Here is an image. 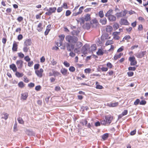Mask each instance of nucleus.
<instances>
[{
    "mask_svg": "<svg viewBox=\"0 0 148 148\" xmlns=\"http://www.w3.org/2000/svg\"><path fill=\"white\" fill-rule=\"evenodd\" d=\"M66 40L70 44H75L76 42L78 41L77 38L74 36H70L68 35L65 37Z\"/></svg>",
    "mask_w": 148,
    "mask_h": 148,
    "instance_id": "f257e3e1",
    "label": "nucleus"
},
{
    "mask_svg": "<svg viewBox=\"0 0 148 148\" xmlns=\"http://www.w3.org/2000/svg\"><path fill=\"white\" fill-rule=\"evenodd\" d=\"M56 7H50L49 8H47V7H46L44 9V10L47 11L45 14L46 15L50 16L52 13H55L56 12Z\"/></svg>",
    "mask_w": 148,
    "mask_h": 148,
    "instance_id": "f03ea898",
    "label": "nucleus"
},
{
    "mask_svg": "<svg viewBox=\"0 0 148 148\" xmlns=\"http://www.w3.org/2000/svg\"><path fill=\"white\" fill-rule=\"evenodd\" d=\"M127 13V10H124L123 11H121L119 13H117L116 14V15L118 18L121 17H123L126 16Z\"/></svg>",
    "mask_w": 148,
    "mask_h": 148,
    "instance_id": "7ed1b4c3",
    "label": "nucleus"
},
{
    "mask_svg": "<svg viewBox=\"0 0 148 148\" xmlns=\"http://www.w3.org/2000/svg\"><path fill=\"white\" fill-rule=\"evenodd\" d=\"M129 60L131 62L130 65L131 66H134L137 64V61L134 56L129 57Z\"/></svg>",
    "mask_w": 148,
    "mask_h": 148,
    "instance_id": "20e7f679",
    "label": "nucleus"
},
{
    "mask_svg": "<svg viewBox=\"0 0 148 148\" xmlns=\"http://www.w3.org/2000/svg\"><path fill=\"white\" fill-rule=\"evenodd\" d=\"M43 72V70L41 68L39 70H36L35 71V73L38 77H41L42 76V73Z\"/></svg>",
    "mask_w": 148,
    "mask_h": 148,
    "instance_id": "39448f33",
    "label": "nucleus"
},
{
    "mask_svg": "<svg viewBox=\"0 0 148 148\" xmlns=\"http://www.w3.org/2000/svg\"><path fill=\"white\" fill-rule=\"evenodd\" d=\"M146 53V51H141L135 54V56L138 58H141L144 56Z\"/></svg>",
    "mask_w": 148,
    "mask_h": 148,
    "instance_id": "423d86ee",
    "label": "nucleus"
},
{
    "mask_svg": "<svg viewBox=\"0 0 148 148\" xmlns=\"http://www.w3.org/2000/svg\"><path fill=\"white\" fill-rule=\"evenodd\" d=\"M113 116H112L110 115H108L105 116V119L108 123V125L111 123L113 119Z\"/></svg>",
    "mask_w": 148,
    "mask_h": 148,
    "instance_id": "0eeeda50",
    "label": "nucleus"
},
{
    "mask_svg": "<svg viewBox=\"0 0 148 148\" xmlns=\"http://www.w3.org/2000/svg\"><path fill=\"white\" fill-rule=\"evenodd\" d=\"M23 62L22 60H17L16 64L18 69H21L22 68L23 65Z\"/></svg>",
    "mask_w": 148,
    "mask_h": 148,
    "instance_id": "6e6552de",
    "label": "nucleus"
},
{
    "mask_svg": "<svg viewBox=\"0 0 148 148\" xmlns=\"http://www.w3.org/2000/svg\"><path fill=\"white\" fill-rule=\"evenodd\" d=\"M120 24L121 25H128L130 24L126 19L123 18L121 19Z\"/></svg>",
    "mask_w": 148,
    "mask_h": 148,
    "instance_id": "1a4fd4ad",
    "label": "nucleus"
},
{
    "mask_svg": "<svg viewBox=\"0 0 148 148\" xmlns=\"http://www.w3.org/2000/svg\"><path fill=\"white\" fill-rule=\"evenodd\" d=\"M120 34V32H113V38L116 40H119L120 38V37L118 35Z\"/></svg>",
    "mask_w": 148,
    "mask_h": 148,
    "instance_id": "9d476101",
    "label": "nucleus"
},
{
    "mask_svg": "<svg viewBox=\"0 0 148 148\" xmlns=\"http://www.w3.org/2000/svg\"><path fill=\"white\" fill-rule=\"evenodd\" d=\"M84 7L83 6L81 7L79 9V11L77 12H75L73 13V15L76 16L78 14H81L83 11V10L84 9Z\"/></svg>",
    "mask_w": 148,
    "mask_h": 148,
    "instance_id": "9b49d317",
    "label": "nucleus"
},
{
    "mask_svg": "<svg viewBox=\"0 0 148 148\" xmlns=\"http://www.w3.org/2000/svg\"><path fill=\"white\" fill-rule=\"evenodd\" d=\"M31 39L26 40L24 42V46H30L31 45Z\"/></svg>",
    "mask_w": 148,
    "mask_h": 148,
    "instance_id": "f8f14e48",
    "label": "nucleus"
},
{
    "mask_svg": "<svg viewBox=\"0 0 148 148\" xmlns=\"http://www.w3.org/2000/svg\"><path fill=\"white\" fill-rule=\"evenodd\" d=\"M118 102L115 103H108L107 105V106L110 107H116L118 106Z\"/></svg>",
    "mask_w": 148,
    "mask_h": 148,
    "instance_id": "ddd939ff",
    "label": "nucleus"
},
{
    "mask_svg": "<svg viewBox=\"0 0 148 148\" xmlns=\"http://www.w3.org/2000/svg\"><path fill=\"white\" fill-rule=\"evenodd\" d=\"M108 20L112 22L115 21L116 20V17L113 15H112L108 17Z\"/></svg>",
    "mask_w": 148,
    "mask_h": 148,
    "instance_id": "4468645a",
    "label": "nucleus"
},
{
    "mask_svg": "<svg viewBox=\"0 0 148 148\" xmlns=\"http://www.w3.org/2000/svg\"><path fill=\"white\" fill-rule=\"evenodd\" d=\"M51 26V25H49L47 26L45 32V35H47L48 34V33L50 30Z\"/></svg>",
    "mask_w": 148,
    "mask_h": 148,
    "instance_id": "2eb2a0df",
    "label": "nucleus"
},
{
    "mask_svg": "<svg viewBox=\"0 0 148 148\" xmlns=\"http://www.w3.org/2000/svg\"><path fill=\"white\" fill-rule=\"evenodd\" d=\"M10 68L12 69L14 72H16L17 71V68L15 65L14 64H12L10 65Z\"/></svg>",
    "mask_w": 148,
    "mask_h": 148,
    "instance_id": "dca6fc26",
    "label": "nucleus"
},
{
    "mask_svg": "<svg viewBox=\"0 0 148 148\" xmlns=\"http://www.w3.org/2000/svg\"><path fill=\"white\" fill-rule=\"evenodd\" d=\"M113 13V10L112 9H110L105 14V16L106 17H108L112 15Z\"/></svg>",
    "mask_w": 148,
    "mask_h": 148,
    "instance_id": "f3484780",
    "label": "nucleus"
},
{
    "mask_svg": "<svg viewBox=\"0 0 148 148\" xmlns=\"http://www.w3.org/2000/svg\"><path fill=\"white\" fill-rule=\"evenodd\" d=\"M75 44H76L75 45V47L79 48H80L83 45V44L81 42H77V41Z\"/></svg>",
    "mask_w": 148,
    "mask_h": 148,
    "instance_id": "a211bd4d",
    "label": "nucleus"
},
{
    "mask_svg": "<svg viewBox=\"0 0 148 148\" xmlns=\"http://www.w3.org/2000/svg\"><path fill=\"white\" fill-rule=\"evenodd\" d=\"M37 29L39 32H41L42 31L43 29L42 23H40L38 24Z\"/></svg>",
    "mask_w": 148,
    "mask_h": 148,
    "instance_id": "6ab92c4d",
    "label": "nucleus"
},
{
    "mask_svg": "<svg viewBox=\"0 0 148 148\" xmlns=\"http://www.w3.org/2000/svg\"><path fill=\"white\" fill-rule=\"evenodd\" d=\"M100 22L103 25L106 24L107 22L106 19L105 18L101 19L100 20Z\"/></svg>",
    "mask_w": 148,
    "mask_h": 148,
    "instance_id": "aec40b11",
    "label": "nucleus"
},
{
    "mask_svg": "<svg viewBox=\"0 0 148 148\" xmlns=\"http://www.w3.org/2000/svg\"><path fill=\"white\" fill-rule=\"evenodd\" d=\"M82 52L84 54L87 53V49L85 45L84 46L82 47Z\"/></svg>",
    "mask_w": 148,
    "mask_h": 148,
    "instance_id": "412c9836",
    "label": "nucleus"
},
{
    "mask_svg": "<svg viewBox=\"0 0 148 148\" xmlns=\"http://www.w3.org/2000/svg\"><path fill=\"white\" fill-rule=\"evenodd\" d=\"M28 96V94L27 93H22L21 94V98L23 100H25L27 98Z\"/></svg>",
    "mask_w": 148,
    "mask_h": 148,
    "instance_id": "4be33fe9",
    "label": "nucleus"
},
{
    "mask_svg": "<svg viewBox=\"0 0 148 148\" xmlns=\"http://www.w3.org/2000/svg\"><path fill=\"white\" fill-rule=\"evenodd\" d=\"M112 30V27L110 25L107 26L106 28V31L107 32H110Z\"/></svg>",
    "mask_w": 148,
    "mask_h": 148,
    "instance_id": "5701e85b",
    "label": "nucleus"
},
{
    "mask_svg": "<svg viewBox=\"0 0 148 148\" xmlns=\"http://www.w3.org/2000/svg\"><path fill=\"white\" fill-rule=\"evenodd\" d=\"M17 49V45L15 43H14L13 44V47L12 48V50L13 51H16Z\"/></svg>",
    "mask_w": 148,
    "mask_h": 148,
    "instance_id": "b1692460",
    "label": "nucleus"
},
{
    "mask_svg": "<svg viewBox=\"0 0 148 148\" xmlns=\"http://www.w3.org/2000/svg\"><path fill=\"white\" fill-rule=\"evenodd\" d=\"M2 118L6 120L8 117V114L7 113H4L2 114Z\"/></svg>",
    "mask_w": 148,
    "mask_h": 148,
    "instance_id": "393cba45",
    "label": "nucleus"
},
{
    "mask_svg": "<svg viewBox=\"0 0 148 148\" xmlns=\"http://www.w3.org/2000/svg\"><path fill=\"white\" fill-rule=\"evenodd\" d=\"M67 70L65 68H62L61 69V72L63 75H65L67 74Z\"/></svg>",
    "mask_w": 148,
    "mask_h": 148,
    "instance_id": "a878e982",
    "label": "nucleus"
},
{
    "mask_svg": "<svg viewBox=\"0 0 148 148\" xmlns=\"http://www.w3.org/2000/svg\"><path fill=\"white\" fill-rule=\"evenodd\" d=\"M123 55V53H120L119 55H115L114 57V60H116L118 58H120Z\"/></svg>",
    "mask_w": 148,
    "mask_h": 148,
    "instance_id": "bb28decb",
    "label": "nucleus"
},
{
    "mask_svg": "<svg viewBox=\"0 0 148 148\" xmlns=\"http://www.w3.org/2000/svg\"><path fill=\"white\" fill-rule=\"evenodd\" d=\"M85 19L83 17H81L79 20H77L78 22H80L81 24H84L85 22Z\"/></svg>",
    "mask_w": 148,
    "mask_h": 148,
    "instance_id": "cd10ccee",
    "label": "nucleus"
},
{
    "mask_svg": "<svg viewBox=\"0 0 148 148\" xmlns=\"http://www.w3.org/2000/svg\"><path fill=\"white\" fill-rule=\"evenodd\" d=\"M53 76L55 77L58 76L61 77V75L59 73L56 71H53Z\"/></svg>",
    "mask_w": 148,
    "mask_h": 148,
    "instance_id": "c85d7f7f",
    "label": "nucleus"
},
{
    "mask_svg": "<svg viewBox=\"0 0 148 148\" xmlns=\"http://www.w3.org/2000/svg\"><path fill=\"white\" fill-rule=\"evenodd\" d=\"M114 43L113 41L112 40H107L106 43L105 45L108 46L109 45L112 44Z\"/></svg>",
    "mask_w": 148,
    "mask_h": 148,
    "instance_id": "c756f323",
    "label": "nucleus"
},
{
    "mask_svg": "<svg viewBox=\"0 0 148 148\" xmlns=\"http://www.w3.org/2000/svg\"><path fill=\"white\" fill-rule=\"evenodd\" d=\"M16 75L18 77H21L23 75V74L22 73H20L18 72H16Z\"/></svg>",
    "mask_w": 148,
    "mask_h": 148,
    "instance_id": "7c9ffc66",
    "label": "nucleus"
},
{
    "mask_svg": "<svg viewBox=\"0 0 148 148\" xmlns=\"http://www.w3.org/2000/svg\"><path fill=\"white\" fill-rule=\"evenodd\" d=\"M104 52L101 49H99L98 51L97 52V54L99 56H102L103 55Z\"/></svg>",
    "mask_w": 148,
    "mask_h": 148,
    "instance_id": "2f4dec72",
    "label": "nucleus"
},
{
    "mask_svg": "<svg viewBox=\"0 0 148 148\" xmlns=\"http://www.w3.org/2000/svg\"><path fill=\"white\" fill-rule=\"evenodd\" d=\"M84 19L86 21H90V15L89 14H86L85 16Z\"/></svg>",
    "mask_w": 148,
    "mask_h": 148,
    "instance_id": "473e14b6",
    "label": "nucleus"
},
{
    "mask_svg": "<svg viewBox=\"0 0 148 148\" xmlns=\"http://www.w3.org/2000/svg\"><path fill=\"white\" fill-rule=\"evenodd\" d=\"M108 136V133H106L103 134L102 136V138L104 140H105Z\"/></svg>",
    "mask_w": 148,
    "mask_h": 148,
    "instance_id": "72a5a7b5",
    "label": "nucleus"
},
{
    "mask_svg": "<svg viewBox=\"0 0 148 148\" xmlns=\"http://www.w3.org/2000/svg\"><path fill=\"white\" fill-rule=\"evenodd\" d=\"M99 16L101 18H102L103 17L104 14L103 10L100 11L99 12Z\"/></svg>",
    "mask_w": 148,
    "mask_h": 148,
    "instance_id": "f704fd0d",
    "label": "nucleus"
},
{
    "mask_svg": "<svg viewBox=\"0 0 148 148\" xmlns=\"http://www.w3.org/2000/svg\"><path fill=\"white\" fill-rule=\"evenodd\" d=\"M66 47L67 50L69 51H71V47L70 46V44L67 43L66 44Z\"/></svg>",
    "mask_w": 148,
    "mask_h": 148,
    "instance_id": "c9c22d12",
    "label": "nucleus"
},
{
    "mask_svg": "<svg viewBox=\"0 0 148 148\" xmlns=\"http://www.w3.org/2000/svg\"><path fill=\"white\" fill-rule=\"evenodd\" d=\"M17 120L19 123L23 124L24 122L22 119L21 117H19L17 119Z\"/></svg>",
    "mask_w": 148,
    "mask_h": 148,
    "instance_id": "e433bc0d",
    "label": "nucleus"
},
{
    "mask_svg": "<svg viewBox=\"0 0 148 148\" xmlns=\"http://www.w3.org/2000/svg\"><path fill=\"white\" fill-rule=\"evenodd\" d=\"M101 124L104 125H108V123L106 120L105 119H103L101 121Z\"/></svg>",
    "mask_w": 148,
    "mask_h": 148,
    "instance_id": "4c0bfd02",
    "label": "nucleus"
},
{
    "mask_svg": "<svg viewBox=\"0 0 148 148\" xmlns=\"http://www.w3.org/2000/svg\"><path fill=\"white\" fill-rule=\"evenodd\" d=\"M18 86L21 88H23L24 86V85L23 83L22 82H20L18 84Z\"/></svg>",
    "mask_w": 148,
    "mask_h": 148,
    "instance_id": "58836bf2",
    "label": "nucleus"
},
{
    "mask_svg": "<svg viewBox=\"0 0 148 148\" xmlns=\"http://www.w3.org/2000/svg\"><path fill=\"white\" fill-rule=\"evenodd\" d=\"M113 27L114 29H117L119 27V24L117 23H115L113 25Z\"/></svg>",
    "mask_w": 148,
    "mask_h": 148,
    "instance_id": "ea45409f",
    "label": "nucleus"
},
{
    "mask_svg": "<svg viewBox=\"0 0 148 148\" xmlns=\"http://www.w3.org/2000/svg\"><path fill=\"white\" fill-rule=\"evenodd\" d=\"M59 37L60 38V41H63L64 38L65 36L64 34H61L59 36Z\"/></svg>",
    "mask_w": 148,
    "mask_h": 148,
    "instance_id": "a19ab883",
    "label": "nucleus"
},
{
    "mask_svg": "<svg viewBox=\"0 0 148 148\" xmlns=\"http://www.w3.org/2000/svg\"><path fill=\"white\" fill-rule=\"evenodd\" d=\"M79 32V31L78 30H73L72 33L73 35H77Z\"/></svg>",
    "mask_w": 148,
    "mask_h": 148,
    "instance_id": "79ce46f5",
    "label": "nucleus"
},
{
    "mask_svg": "<svg viewBox=\"0 0 148 148\" xmlns=\"http://www.w3.org/2000/svg\"><path fill=\"white\" fill-rule=\"evenodd\" d=\"M91 71L90 69L88 68L85 69L84 70V72L86 73H90Z\"/></svg>",
    "mask_w": 148,
    "mask_h": 148,
    "instance_id": "37998d69",
    "label": "nucleus"
},
{
    "mask_svg": "<svg viewBox=\"0 0 148 148\" xmlns=\"http://www.w3.org/2000/svg\"><path fill=\"white\" fill-rule=\"evenodd\" d=\"M69 70L70 71L73 72L75 71V69L74 67L71 66L70 67L69 69Z\"/></svg>",
    "mask_w": 148,
    "mask_h": 148,
    "instance_id": "c03bdc74",
    "label": "nucleus"
},
{
    "mask_svg": "<svg viewBox=\"0 0 148 148\" xmlns=\"http://www.w3.org/2000/svg\"><path fill=\"white\" fill-rule=\"evenodd\" d=\"M136 69V67H130L128 68L129 71H134Z\"/></svg>",
    "mask_w": 148,
    "mask_h": 148,
    "instance_id": "a18cd8bd",
    "label": "nucleus"
},
{
    "mask_svg": "<svg viewBox=\"0 0 148 148\" xmlns=\"http://www.w3.org/2000/svg\"><path fill=\"white\" fill-rule=\"evenodd\" d=\"M18 56L21 58H23L24 57V55L21 52L18 53Z\"/></svg>",
    "mask_w": 148,
    "mask_h": 148,
    "instance_id": "49530a36",
    "label": "nucleus"
},
{
    "mask_svg": "<svg viewBox=\"0 0 148 148\" xmlns=\"http://www.w3.org/2000/svg\"><path fill=\"white\" fill-rule=\"evenodd\" d=\"M25 60L27 62H29L30 60V58L28 56H25L24 58Z\"/></svg>",
    "mask_w": 148,
    "mask_h": 148,
    "instance_id": "de8ad7c7",
    "label": "nucleus"
},
{
    "mask_svg": "<svg viewBox=\"0 0 148 148\" xmlns=\"http://www.w3.org/2000/svg\"><path fill=\"white\" fill-rule=\"evenodd\" d=\"M64 65L66 67H69L70 66V64L66 61H65L63 63Z\"/></svg>",
    "mask_w": 148,
    "mask_h": 148,
    "instance_id": "09e8293b",
    "label": "nucleus"
},
{
    "mask_svg": "<svg viewBox=\"0 0 148 148\" xmlns=\"http://www.w3.org/2000/svg\"><path fill=\"white\" fill-rule=\"evenodd\" d=\"M40 65L39 64H35L34 66V69L35 70L38 69L39 68Z\"/></svg>",
    "mask_w": 148,
    "mask_h": 148,
    "instance_id": "8fccbe9b",
    "label": "nucleus"
},
{
    "mask_svg": "<svg viewBox=\"0 0 148 148\" xmlns=\"http://www.w3.org/2000/svg\"><path fill=\"white\" fill-rule=\"evenodd\" d=\"M71 12L69 10H67L66 12V16H69L71 14Z\"/></svg>",
    "mask_w": 148,
    "mask_h": 148,
    "instance_id": "3c124183",
    "label": "nucleus"
},
{
    "mask_svg": "<svg viewBox=\"0 0 148 148\" xmlns=\"http://www.w3.org/2000/svg\"><path fill=\"white\" fill-rule=\"evenodd\" d=\"M127 74L129 76L132 77L134 74V73L130 71L127 72Z\"/></svg>",
    "mask_w": 148,
    "mask_h": 148,
    "instance_id": "603ef678",
    "label": "nucleus"
},
{
    "mask_svg": "<svg viewBox=\"0 0 148 148\" xmlns=\"http://www.w3.org/2000/svg\"><path fill=\"white\" fill-rule=\"evenodd\" d=\"M139 103H140L139 99H137L134 102V105H136L138 104Z\"/></svg>",
    "mask_w": 148,
    "mask_h": 148,
    "instance_id": "864d4df0",
    "label": "nucleus"
},
{
    "mask_svg": "<svg viewBox=\"0 0 148 148\" xmlns=\"http://www.w3.org/2000/svg\"><path fill=\"white\" fill-rule=\"evenodd\" d=\"M138 47V45H134L132 46L131 47V49L132 50L134 49H135L137 48Z\"/></svg>",
    "mask_w": 148,
    "mask_h": 148,
    "instance_id": "5fc2aeb1",
    "label": "nucleus"
},
{
    "mask_svg": "<svg viewBox=\"0 0 148 148\" xmlns=\"http://www.w3.org/2000/svg\"><path fill=\"white\" fill-rule=\"evenodd\" d=\"M146 103V102L145 100H142L140 102V104L141 105H144Z\"/></svg>",
    "mask_w": 148,
    "mask_h": 148,
    "instance_id": "6e6d98bb",
    "label": "nucleus"
},
{
    "mask_svg": "<svg viewBox=\"0 0 148 148\" xmlns=\"http://www.w3.org/2000/svg\"><path fill=\"white\" fill-rule=\"evenodd\" d=\"M96 88L97 89H102L103 88V87L101 85L98 84L97 85Z\"/></svg>",
    "mask_w": 148,
    "mask_h": 148,
    "instance_id": "4d7b16f0",
    "label": "nucleus"
},
{
    "mask_svg": "<svg viewBox=\"0 0 148 148\" xmlns=\"http://www.w3.org/2000/svg\"><path fill=\"white\" fill-rule=\"evenodd\" d=\"M34 84L33 83H30L28 84V86L30 88H32L34 86Z\"/></svg>",
    "mask_w": 148,
    "mask_h": 148,
    "instance_id": "13d9d810",
    "label": "nucleus"
},
{
    "mask_svg": "<svg viewBox=\"0 0 148 148\" xmlns=\"http://www.w3.org/2000/svg\"><path fill=\"white\" fill-rule=\"evenodd\" d=\"M40 88L41 86L40 85H38L36 86L35 89L37 91H39Z\"/></svg>",
    "mask_w": 148,
    "mask_h": 148,
    "instance_id": "bf43d9fd",
    "label": "nucleus"
},
{
    "mask_svg": "<svg viewBox=\"0 0 148 148\" xmlns=\"http://www.w3.org/2000/svg\"><path fill=\"white\" fill-rule=\"evenodd\" d=\"M34 62L33 61L29 62L28 63V66L29 67H31L33 65Z\"/></svg>",
    "mask_w": 148,
    "mask_h": 148,
    "instance_id": "052dcab7",
    "label": "nucleus"
},
{
    "mask_svg": "<svg viewBox=\"0 0 148 148\" xmlns=\"http://www.w3.org/2000/svg\"><path fill=\"white\" fill-rule=\"evenodd\" d=\"M62 10V7H58L57 9V11L58 12H61Z\"/></svg>",
    "mask_w": 148,
    "mask_h": 148,
    "instance_id": "680f3d73",
    "label": "nucleus"
},
{
    "mask_svg": "<svg viewBox=\"0 0 148 148\" xmlns=\"http://www.w3.org/2000/svg\"><path fill=\"white\" fill-rule=\"evenodd\" d=\"M27 46H24L23 48V51L24 52H26L28 51V49L27 48Z\"/></svg>",
    "mask_w": 148,
    "mask_h": 148,
    "instance_id": "e2e57ef3",
    "label": "nucleus"
},
{
    "mask_svg": "<svg viewBox=\"0 0 148 148\" xmlns=\"http://www.w3.org/2000/svg\"><path fill=\"white\" fill-rule=\"evenodd\" d=\"M107 66L109 67L111 69L112 67V64L110 62H108L107 64Z\"/></svg>",
    "mask_w": 148,
    "mask_h": 148,
    "instance_id": "0e129e2a",
    "label": "nucleus"
},
{
    "mask_svg": "<svg viewBox=\"0 0 148 148\" xmlns=\"http://www.w3.org/2000/svg\"><path fill=\"white\" fill-rule=\"evenodd\" d=\"M91 50H95L96 49V46L95 45H93L91 47Z\"/></svg>",
    "mask_w": 148,
    "mask_h": 148,
    "instance_id": "69168bd1",
    "label": "nucleus"
},
{
    "mask_svg": "<svg viewBox=\"0 0 148 148\" xmlns=\"http://www.w3.org/2000/svg\"><path fill=\"white\" fill-rule=\"evenodd\" d=\"M69 56L72 57H73L75 56V54L71 51L69 53Z\"/></svg>",
    "mask_w": 148,
    "mask_h": 148,
    "instance_id": "338daca9",
    "label": "nucleus"
},
{
    "mask_svg": "<svg viewBox=\"0 0 148 148\" xmlns=\"http://www.w3.org/2000/svg\"><path fill=\"white\" fill-rule=\"evenodd\" d=\"M23 38V36L21 34H19L18 36V40H21Z\"/></svg>",
    "mask_w": 148,
    "mask_h": 148,
    "instance_id": "774afa93",
    "label": "nucleus"
}]
</instances>
